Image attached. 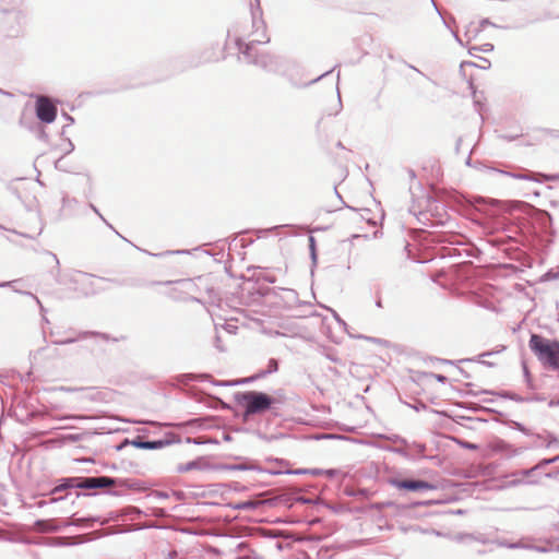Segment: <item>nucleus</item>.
<instances>
[{
  "mask_svg": "<svg viewBox=\"0 0 559 559\" xmlns=\"http://www.w3.org/2000/svg\"><path fill=\"white\" fill-rule=\"evenodd\" d=\"M530 348L537 359L547 368L559 370V342L538 334L531 335Z\"/></svg>",
  "mask_w": 559,
  "mask_h": 559,
  "instance_id": "obj_1",
  "label": "nucleus"
},
{
  "mask_svg": "<svg viewBox=\"0 0 559 559\" xmlns=\"http://www.w3.org/2000/svg\"><path fill=\"white\" fill-rule=\"evenodd\" d=\"M235 403L243 411V418L262 414L267 411L275 400L262 392H237L234 395Z\"/></svg>",
  "mask_w": 559,
  "mask_h": 559,
  "instance_id": "obj_2",
  "label": "nucleus"
},
{
  "mask_svg": "<svg viewBox=\"0 0 559 559\" xmlns=\"http://www.w3.org/2000/svg\"><path fill=\"white\" fill-rule=\"evenodd\" d=\"M36 114L41 121L51 123L57 117V107L49 98L41 96L36 103Z\"/></svg>",
  "mask_w": 559,
  "mask_h": 559,
  "instance_id": "obj_3",
  "label": "nucleus"
},
{
  "mask_svg": "<svg viewBox=\"0 0 559 559\" xmlns=\"http://www.w3.org/2000/svg\"><path fill=\"white\" fill-rule=\"evenodd\" d=\"M115 479L107 476L97 477H78V488L81 489H97L112 486Z\"/></svg>",
  "mask_w": 559,
  "mask_h": 559,
  "instance_id": "obj_4",
  "label": "nucleus"
},
{
  "mask_svg": "<svg viewBox=\"0 0 559 559\" xmlns=\"http://www.w3.org/2000/svg\"><path fill=\"white\" fill-rule=\"evenodd\" d=\"M391 485L394 486L397 489H406L411 491H418V490H433L436 489V485L430 484L425 480H411V479H392Z\"/></svg>",
  "mask_w": 559,
  "mask_h": 559,
  "instance_id": "obj_5",
  "label": "nucleus"
},
{
  "mask_svg": "<svg viewBox=\"0 0 559 559\" xmlns=\"http://www.w3.org/2000/svg\"><path fill=\"white\" fill-rule=\"evenodd\" d=\"M276 370H277V361L275 359H271L269 361L267 369L264 371H261V372H259L252 377H249V378H243V379H239V380H235V381H224V382H219L218 384H246L248 382L259 380L264 374L274 372Z\"/></svg>",
  "mask_w": 559,
  "mask_h": 559,
  "instance_id": "obj_6",
  "label": "nucleus"
},
{
  "mask_svg": "<svg viewBox=\"0 0 559 559\" xmlns=\"http://www.w3.org/2000/svg\"><path fill=\"white\" fill-rule=\"evenodd\" d=\"M124 444H132L133 447L143 450H157L166 447L169 442L166 440L143 441L140 438H136L132 441L126 440Z\"/></svg>",
  "mask_w": 559,
  "mask_h": 559,
  "instance_id": "obj_7",
  "label": "nucleus"
},
{
  "mask_svg": "<svg viewBox=\"0 0 559 559\" xmlns=\"http://www.w3.org/2000/svg\"><path fill=\"white\" fill-rule=\"evenodd\" d=\"M35 527L40 533H55L61 531L64 526L63 524H56L52 520H37Z\"/></svg>",
  "mask_w": 559,
  "mask_h": 559,
  "instance_id": "obj_8",
  "label": "nucleus"
},
{
  "mask_svg": "<svg viewBox=\"0 0 559 559\" xmlns=\"http://www.w3.org/2000/svg\"><path fill=\"white\" fill-rule=\"evenodd\" d=\"M70 488H78V477H67L61 478L59 485L53 487L49 495L53 496L60 491L70 489Z\"/></svg>",
  "mask_w": 559,
  "mask_h": 559,
  "instance_id": "obj_9",
  "label": "nucleus"
},
{
  "mask_svg": "<svg viewBox=\"0 0 559 559\" xmlns=\"http://www.w3.org/2000/svg\"><path fill=\"white\" fill-rule=\"evenodd\" d=\"M536 438L545 444L546 448H559V439L551 432L545 431L544 433L536 435Z\"/></svg>",
  "mask_w": 559,
  "mask_h": 559,
  "instance_id": "obj_10",
  "label": "nucleus"
},
{
  "mask_svg": "<svg viewBox=\"0 0 559 559\" xmlns=\"http://www.w3.org/2000/svg\"><path fill=\"white\" fill-rule=\"evenodd\" d=\"M559 140V132L556 130L545 129L540 132L539 142L550 144Z\"/></svg>",
  "mask_w": 559,
  "mask_h": 559,
  "instance_id": "obj_11",
  "label": "nucleus"
},
{
  "mask_svg": "<svg viewBox=\"0 0 559 559\" xmlns=\"http://www.w3.org/2000/svg\"><path fill=\"white\" fill-rule=\"evenodd\" d=\"M401 401L408 407L415 409L416 412H420V411H424L427 408L426 403L421 399H418V397H411V401H407V400L404 401L401 399Z\"/></svg>",
  "mask_w": 559,
  "mask_h": 559,
  "instance_id": "obj_12",
  "label": "nucleus"
},
{
  "mask_svg": "<svg viewBox=\"0 0 559 559\" xmlns=\"http://www.w3.org/2000/svg\"><path fill=\"white\" fill-rule=\"evenodd\" d=\"M180 381H200V382H212V378L209 374H194L188 373L185 374V378Z\"/></svg>",
  "mask_w": 559,
  "mask_h": 559,
  "instance_id": "obj_13",
  "label": "nucleus"
},
{
  "mask_svg": "<svg viewBox=\"0 0 559 559\" xmlns=\"http://www.w3.org/2000/svg\"><path fill=\"white\" fill-rule=\"evenodd\" d=\"M559 461V455L558 456H555V457H551V459H544L542 460L535 467L531 468V469H526V471H523L522 474L524 476H528L531 473H533L535 469L539 468V467H543V466H546V465H549V464H552L555 462Z\"/></svg>",
  "mask_w": 559,
  "mask_h": 559,
  "instance_id": "obj_14",
  "label": "nucleus"
},
{
  "mask_svg": "<svg viewBox=\"0 0 559 559\" xmlns=\"http://www.w3.org/2000/svg\"><path fill=\"white\" fill-rule=\"evenodd\" d=\"M198 466H199L198 462L191 461V462H188L186 464L179 465L178 466V472L186 473V472H189V471H192V469L197 468Z\"/></svg>",
  "mask_w": 559,
  "mask_h": 559,
  "instance_id": "obj_15",
  "label": "nucleus"
},
{
  "mask_svg": "<svg viewBox=\"0 0 559 559\" xmlns=\"http://www.w3.org/2000/svg\"><path fill=\"white\" fill-rule=\"evenodd\" d=\"M438 381V382H447V381H451L452 379L444 376V374H437V373H429L428 374V378H427V381Z\"/></svg>",
  "mask_w": 559,
  "mask_h": 559,
  "instance_id": "obj_16",
  "label": "nucleus"
},
{
  "mask_svg": "<svg viewBox=\"0 0 559 559\" xmlns=\"http://www.w3.org/2000/svg\"><path fill=\"white\" fill-rule=\"evenodd\" d=\"M88 520L87 519H84V518H79V519H73L72 521L70 522H64L63 523V526L67 527V526H83V524L85 522H87Z\"/></svg>",
  "mask_w": 559,
  "mask_h": 559,
  "instance_id": "obj_17",
  "label": "nucleus"
},
{
  "mask_svg": "<svg viewBox=\"0 0 559 559\" xmlns=\"http://www.w3.org/2000/svg\"><path fill=\"white\" fill-rule=\"evenodd\" d=\"M61 500H63V497H52L49 500H40V501H38L37 502V507L38 508H43V507H45L47 504L56 503V502L61 501Z\"/></svg>",
  "mask_w": 559,
  "mask_h": 559,
  "instance_id": "obj_18",
  "label": "nucleus"
},
{
  "mask_svg": "<svg viewBox=\"0 0 559 559\" xmlns=\"http://www.w3.org/2000/svg\"><path fill=\"white\" fill-rule=\"evenodd\" d=\"M229 469H234V471H246V469H249L248 466L246 465H242V464H238V465H231L228 467Z\"/></svg>",
  "mask_w": 559,
  "mask_h": 559,
  "instance_id": "obj_19",
  "label": "nucleus"
},
{
  "mask_svg": "<svg viewBox=\"0 0 559 559\" xmlns=\"http://www.w3.org/2000/svg\"><path fill=\"white\" fill-rule=\"evenodd\" d=\"M499 546L508 547V548H520L522 547L521 544H507V543H498Z\"/></svg>",
  "mask_w": 559,
  "mask_h": 559,
  "instance_id": "obj_20",
  "label": "nucleus"
},
{
  "mask_svg": "<svg viewBox=\"0 0 559 559\" xmlns=\"http://www.w3.org/2000/svg\"><path fill=\"white\" fill-rule=\"evenodd\" d=\"M156 496L160 499H166L168 498V493L167 492H164V491H157L156 492Z\"/></svg>",
  "mask_w": 559,
  "mask_h": 559,
  "instance_id": "obj_21",
  "label": "nucleus"
},
{
  "mask_svg": "<svg viewBox=\"0 0 559 559\" xmlns=\"http://www.w3.org/2000/svg\"><path fill=\"white\" fill-rule=\"evenodd\" d=\"M251 49V46H247L246 49L242 51L245 55L250 56L249 50Z\"/></svg>",
  "mask_w": 559,
  "mask_h": 559,
  "instance_id": "obj_22",
  "label": "nucleus"
},
{
  "mask_svg": "<svg viewBox=\"0 0 559 559\" xmlns=\"http://www.w3.org/2000/svg\"><path fill=\"white\" fill-rule=\"evenodd\" d=\"M451 373L457 372V369L454 366L449 367Z\"/></svg>",
  "mask_w": 559,
  "mask_h": 559,
  "instance_id": "obj_23",
  "label": "nucleus"
},
{
  "mask_svg": "<svg viewBox=\"0 0 559 559\" xmlns=\"http://www.w3.org/2000/svg\"><path fill=\"white\" fill-rule=\"evenodd\" d=\"M465 447L467 449H476V445L475 444H471V443L465 444Z\"/></svg>",
  "mask_w": 559,
  "mask_h": 559,
  "instance_id": "obj_24",
  "label": "nucleus"
},
{
  "mask_svg": "<svg viewBox=\"0 0 559 559\" xmlns=\"http://www.w3.org/2000/svg\"><path fill=\"white\" fill-rule=\"evenodd\" d=\"M519 429L523 431L524 433L528 435L527 430L523 426H519Z\"/></svg>",
  "mask_w": 559,
  "mask_h": 559,
  "instance_id": "obj_25",
  "label": "nucleus"
},
{
  "mask_svg": "<svg viewBox=\"0 0 559 559\" xmlns=\"http://www.w3.org/2000/svg\"><path fill=\"white\" fill-rule=\"evenodd\" d=\"M475 539H476V540H478V542H480V543H483V544H485V543H486V539H484V537H479V538H475Z\"/></svg>",
  "mask_w": 559,
  "mask_h": 559,
  "instance_id": "obj_26",
  "label": "nucleus"
}]
</instances>
